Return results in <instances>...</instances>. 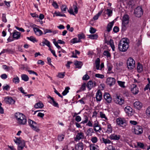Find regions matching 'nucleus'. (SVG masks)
Masks as SVG:
<instances>
[{
	"label": "nucleus",
	"mask_w": 150,
	"mask_h": 150,
	"mask_svg": "<svg viewBox=\"0 0 150 150\" xmlns=\"http://www.w3.org/2000/svg\"><path fill=\"white\" fill-rule=\"evenodd\" d=\"M100 117L102 118H105L106 120L107 119V118L106 117L105 115L102 112H100Z\"/></svg>",
	"instance_id": "52"
},
{
	"label": "nucleus",
	"mask_w": 150,
	"mask_h": 150,
	"mask_svg": "<svg viewBox=\"0 0 150 150\" xmlns=\"http://www.w3.org/2000/svg\"><path fill=\"white\" fill-rule=\"evenodd\" d=\"M105 11H107V14L108 16H110L112 15V10L110 9H108L106 10H105Z\"/></svg>",
	"instance_id": "47"
},
{
	"label": "nucleus",
	"mask_w": 150,
	"mask_h": 150,
	"mask_svg": "<svg viewBox=\"0 0 150 150\" xmlns=\"http://www.w3.org/2000/svg\"><path fill=\"white\" fill-rule=\"evenodd\" d=\"M84 138V134L83 132H79L77 133L75 138V140L77 141Z\"/></svg>",
	"instance_id": "19"
},
{
	"label": "nucleus",
	"mask_w": 150,
	"mask_h": 150,
	"mask_svg": "<svg viewBox=\"0 0 150 150\" xmlns=\"http://www.w3.org/2000/svg\"><path fill=\"white\" fill-rule=\"evenodd\" d=\"M129 40L127 38H123L118 44V49L120 51L125 52L129 47Z\"/></svg>",
	"instance_id": "1"
},
{
	"label": "nucleus",
	"mask_w": 150,
	"mask_h": 150,
	"mask_svg": "<svg viewBox=\"0 0 150 150\" xmlns=\"http://www.w3.org/2000/svg\"><path fill=\"white\" fill-rule=\"evenodd\" d=\"M134 107L138 110L140 109L143 106L142 104L139 101H136L134 103Z\"/></svg>",
	"instance_id": "20"
},
{
	"label": "nucleus",
	"mask_w": 150,
	"mask_h": 150,
	"mask_svg": "<svg viewBox=\"0 0 150 150\" xmlns=\"http://www.w3.org/2000/svg\"><path fill=\"white\" fill-rule=\"evenodd\" d=\"M74 64L76 66V67L78 68H81L83 65L82 62L77 61H75Z\"/></svg>",
	"instance_id": "26"
},
{
	"label": "nucleus",
	"mask_w": 150,
	"mask_h": 150,
	"mask_svg": "<svg viewBox=\"0 0 150 150\" xmlns=\"http://www.w3.org/2000/svg\"><path fill=\"white\" fill-rule=\"evenodd\" d=\"M103 55L107 57H110V54L109 52L107 50H105L103 53Z\"/></svg>",
	"instance_id": "43"
},
{
	"label": "nucleus",
	"mask_w": 150,
	"mask_h": 150,
	"mask_svg": "<svg viewBox=\"0 0 150 150\" xmlns=\"http://www.w3.org/2000/svg\"><path fill=\"white\" fill-rule=\"evenodd\" d=\"M42 43L43 46H44L45 45H46L49 47H50V42L48 40L45 38L44 39V41H42Z\"/></svg>",
	"instance_id": "28"
},
{
	"label": "nucleus",
	"mask_w": 150,
	"mask_h": 150,
	"mask_svg": "<svg viewBox=\"0 0 150 150\" xmlns=\"http://www.w3.org/2000/svg\"><path fill=\"white\" fill-rule=\"evenodd\" d=\"M120 136L119 135L116 134H111L109 138L111 140H118L120 138Z\"/></svg>",
	"instance_id": "16"
},
{
	"label": "nucleus",
	"mask_w": 150,
	"mask_h": 150,
	"mask_svg": "<svg viewBox=\"0 0 150 150\" xmlns=\"http://www.w3.org/2000/svg\"><path fill=\"white\" fill-rule=\"evenodd\" d=\"M117 83L119 86L123 88H125V82L118 81H117Z\"/></svg>",
	"instance_id": "37"
},
{
	"label": "nucleus",
	"mask_w": 150,
	"mask_h": 150,
	"mask_svg": "<svg viewBox=\"0 0 150 150\" xmlns=\"http://www.w3.org/2000/svg\"><path fill=\"white\" fill-rule=\"evenodd\" d=\"M19 81V79L18 76H16L13 79V82L15 84L18 83Z\"/></svg>",
	"instance_id": "36"
},
{
	"label": "nucleus",
	"mask_w": 150,
	"mask_h": 150,
	"mask_svg": "<svg viewBox=\"0 0 150 150\" xmlns=\"http://www.w3.org/2000/svg\"><path fill=\"white\" fill-rule=\"evenodd\" d=\"M112 132V127L111 125L110 124H108L107 125V130L106 132L108 134L111 133Z\"/></svg>",
	"instance_id": "31"
},
{
	"label": "nucleus",
	"mask_w": 150,
	"mask_h": 150,
	"mask_svg": "<svg viewBox=\"0 0 150 150\" xmlns=\"http://www.w3.org/2000/svg\"><path fill=\"white\" fill-rule=\"evenodd\" d=\"M53 43L55 46L57 47L58 49H61V47L58 45V43L56 41H54Z\"/></svg>",
	"instance_id": "61"
},
{
	"label": "nucleus",
	"mask_w": 150,
	"mask_h": 150,
	"mask_svg": "<svg viewBox=\"0 0 150 150\" xmlns=\"http://www.w3.org/2000/svg\"><path fill=\"white\" fill-rule=\"evenodd\" d=\"M137 145L141 148H143L144 147V144H143L140 142H137Z\"/></svg>",
	"instance_id": "62"
},
{
	"label": "nucleus",
	"mask_w": 150,
	"mask_h": 150,
	"mask_svg": "<svg viewBox=\"0 0 150 150\" xmlns=\"http://www.w3.org/2000/svg\"><path fill=\"white\" fill-rule=\"evenodd\" d=\"M125 111L127 115L129 117L132 115V109L129 106H127L125 108Z\"/></svg>",
	"instance_id": "14"
},
{
	"label": "nucleus",
	"mask_w": 150,
	"mask_h": 150,
	"mask_svg": "<svg viewBox=\"0 0 150 150\" xmlns=\"http://www.w3.org/2000/svg\"><path fill=\"white\" fill-rule=\"evenodd\" d=\"M95 76L97 78L103 79L104 78V76L103 74H96L95 75Z\"/></svg>",
	"instance_id": "53"
},
{
	"label": "nucleus",
	"mask_w": 150,
	"mask_h": 150,
	"mask_svg": "<svg viewBox=\"0 0 150 150\" xmlns=\"http://www.w3.org/2000/svg\"><path fill=\"white\" fill-rule=\"evenodd\" d=\"M93 132V130L92 128H89L87 131V135L91 134Z\"/></svg>",
	"instance_id": "45"
},
{
	"label": "nucleus",
	"mask_w": 150,
	"mask_h": 150,
	"mask_svg": "<svg viewBox=\"0 0 150 150\" xmlns=\"http://www.w3.org/2000/svg\"><path fill=\"white\" fill-rule=\"evenodd\" d=\"M17 123L20 125H25L27 122V119L25 116L23 114L17 112L15 114Z\"/></svg>",
	"instance_id": "2"
},
{
	"label": "nucleus",
	"mask_w": 150,
	"mask_h": 150,
	"mask_svg": "<svg viewBox=\"0 0 150 150\" xmlns=\"http://www.w3.org/2000/svg\"><path fill=\"white\" fill-rule=\"evenodd\" d=\"M65 72L58 73L57 77L61 78H63L65 76Z\"/></svg>",
	"instance_id": "48"
},
{
	"label": "nucleus",
	"mask_w": 150,
	"mask_h": 150,
	"mask_svg": "<svg viewBox=\"0 0 150 150\" xmlns=\"http://www.w3.org/2000/svg\"><path fill=\"white\" fill-rule=\"evenodd\" d=\"M100 61V59L98 58L96 59L95 62L96 69L97 70L99 69Z\"/></svg>",
	"instance_id": "29"
},
{
	"label": "nucleus",
	"mask_w": 150,
	"mask_h": 150,
	"mask_svg": "<svg viewBox=\"0 0 150 150\" xmlns=\"http://www.w3.org/2000/svg\"><path fill=\"white\" fill-rule=\"evenodd\" d=\"M135 62L131 57H129L127 61V68L129 70L133 69L135 67Z\"/></svg>",
	"instance_id": "6"
},
{
	"label": "nucleus",
	"mask_w": 150,
	"mask_h": 150,
	"mask_svg": "<svg viewBox=\"0 0 150 150\" xmlns=\"http://www.w3.org/2000/svg\"><path fill=\"white\" fill-rule=\"evenodd\" d=\"M5 102L7 104H13L15 103V101L11 97H6L4 99Z\"/></svg>",
	"instance_id": "15"
},
{
	"label": "nucleus",
	"mask_w": 150,
	"mask_h": 150,
	"mask_svg": "<svg viewBox=\"0 0 150 150\" xmlns=\"http://www.w3.org/2000/svg\"><path fill=\"white\" fill-rule=\"evenodd\" d=\"M90 33H94L96 31V29L91 27L90 28V30H89Z\"/></svg>",
	"instance_id": "60"
},
{
	"label": "nucleus",
	"mask_w": 150,
	"mask_h": 150,
	"mask_svg": "<svg viewBox=\"0 0 150 150\" xmlns=\"http://www.w3.org/2000/svg\"><path fill=\"white\" fill-rule=\"evenodd\" d=\"M114 22L113 21L110 23L108 24L107 26V31L109 32L111 30L112 27L114 24Z\"/></svg>",
	"instance_id": "27"
},
{
	"label": "nucleus",
	"mask_w": 150,
	"mask_h": 150,
	"mask_svg": "<svg viewBox=\"0 0 150 150\" xmlns=\"http://www.w3.org/2000/svg\"><path fill=\"white\" fill-rule=\"evenodd\" d=\"M102 140L103 143L105 144H110L111 142L110 140L107 139H105L104 138H103Z\"/></svg>",
	"instance_id": "39"
},
{
	"label": "nucleus",
	"mask_w": 150,
	"mask_h": 150,
	"mask_svg": "<svg viewBox=\"0 0 150 150\" xmlns=\"http://www.w3.org/2000/svg\"><path fill=\"white\" fill-rule=\"evenodd\" d=\"M117 122L118 125L123 127L126 126L127 125L125 120H123L121 118L117 119Z\"/></svg>",
	"instance_id": "9"
},
{
	"label": "nucleus",
	"mask_w": 150,
	"mask_h": 150,
	"mask_svg": "<svg viewBox=\"0 0 150 150\" xmlns=\"http://www.w3.org/2000/svg\"><path fill=\"white\" fill-rule=\"evenodd\" d=\"M28 122L30 127L33 130L37 132H39L40 131L39 127L37 126V124L36 122L30 119H29Z\"/></svg>",
	"instance_id": "5"
},
{
	"label": "nucleus",
	"mask_w": 150,
	"mask_h": 150,
	"mask_svg": "<svg viewBox=\"0 0 150 150\" xmlns=\"http://www.w3.org/2000/svg\"><path fill=\"white\" fill-rule=\"evenodd\" d=\"M137 71L139 72H141L143 70V67L142 64L138 63L137 68Z\"/></svg>",
	"instance_id": "32"
},
{
	"label": "nucleus",
	"mask_w": 150,
	"mask_h": 150,
	"mask_svg": "<svg viewBox=\"0 0 150 150\" xmlns=\"http://www.w3.org/2000/svg\"><path fill=\"white\" fill-rule=\"evenodd\" d=\"M119 28L117 26H115L114 27L113 29V31L115 33H117L119 31Z\"/></svg>",
	"instance_id": "63"
},
{
	"label": "nucleus",
	"mask_w": 150,
	"mask_h": 150,
	"mask_svg": "<svg viewBox=\"0 0 150 150\" xmlns=\"http://www.w3.org/2000/svg\"><path fill=\"white\" fill-rule=\"evenodd\" d=\"M83 143L82 142H80L76 145L75 149L76 150H83Z\"/></svg>",
	"instance_id": "22"
},
{
	"label": "nucleus",
	"mask_w": 150,
	"mask_h": 150,
	"mask_svg": "<svg viewBox=\"0 0 150 150\" xmlns=\"http://www.w3.org/2000/svg\"><path fill=\"white\" fill-rule=\"evenodd\" d=\"M89 76L87 74L85 75L83 77L82 79L83 80H87L89 79Z\"/></svg>",
	"instance_id": "55"
},
{
	"label": "nucleus",
	"mask_w": 150,
	"mask_h": 150,
	"mask_svg": "<svg viewBox=\"0 0 150 150\" xmlns=\"http://www.w3.org/2000/svg\"><path fill=\"white\" fill-rule=\"evenodd\" d=\"M93 127L94 128V130L96 132L101 130L102 129L100 125H99V123L97 121L94 122V123Z\"/></svg>",
	"instance_id": "10"
},
{
	"label": "nucleus",
	"mask_w": 150,
	"mask_h": 150,
	"mask_svg": "<svg viewBox=\"0 0 150 150\" xmlns=\"http://www.w3.org/2000/svg\"><path fill=\"white\" fill-rule=\"evenodd\" d=\"M21 35L20 32L14 30L13 33V38L14 39L18 40L20 38Z\"/></svg>",
	"instance_id": "18"
},
{
	"label": "nucleus",
	"mask_w": 150,
	"mask_h": 150,
	"mask_svg": "<svg viewBox=\"0 0 150 150\" xmlns=\"http://www.w3.org/2000/svg\"><path fill=\"white\" fill-rule=\"evenodd\" d=\"M56 16H64L66 17V15L64 14H61L59 12H55L54 13Z\"/></svg>",
	"instance_id": "49"
},
{
	"label": "nucleus",
	"mask_w": 150,
	"mask_h": 150,
	"mask_svg": "<svg viewBox=\"0 0 150 150\" xmlns=\"http://www.w3.org/2000/svg\"><path fill=\"white\" fill-rule=\"evenodd\" d=\"M67 8V7L66 6L64 5H62L61 7L62 11L64 12H66Z\"/></svg>",
	"instance_id": "54"
},
{
	"label": "nucleus",
	"mask_w": 150,
	"mask_h": 150,
	"mask_svg": "<svg viewBox=\"0 0 150 150\" xmlns=\"http://www.w3.org/2000/svg\"><path fill=\"white\" fill-rule=\"evenodd\" d=\"M84 120L82 121L81 123L85 124L87 123L88 121V117L86 115L84 116Z\"/></svg>",
	"instance_id": "51"
},
{
	"label": "nucleus",
	"mask_w": 150,
	"mask_h": 150,
	"mask_svg": "<svg viewBox=\"0 0 150 150\" xmlns=\"http://www.w3.org/2000/svg\"><path fill=\"white\" fill-rule=\"evenodd\" d=\"M103 12V10H102L101 11H99L96 15H95L93 18V19H94V20H97L98 19L99 17L101 14Z\"/></svg>",
	"instance_id": "34"
},
{
	"label": "nucleus",
	"mask_w": 150,
	"mask_h": 150,
	"mask_svg": "<svg viewBox=\"0 0 150 150\" xmlns=\"http://www.w3.org/2000/svg\"><path fill=\"white\" fill-rule=\"evenodd\" d=\"M86 83H84L83 84L80 88L81 91H84L86 89Z\"/></svg>",
	"instance_id": "58"
},
{
	"label": "nucleus",
	"mask_w": 150,
	"mask_h": 150,
	"mask_svg": "<svg viewBox=\"0 0 150 150\" xmlns=\"http://www.w3.org/2000/svg\"><path fill=\"white\" fill-rule=\"evenodd\" d=\"M115 103L119 105H122L124 102V100L120 96H117L114 99Z\"/></svg>",
	"instance_id": "12"
},
{
	"label": "nucleus",
	"mask_w": 150,
	"mask_h": 150,
	"mask_svg": "<svg viewBox=\"0 0 150 150\" xmlns=\"http://www.w3.org/2000/svg\"><path fill=\"white\" fill-rule=\"evenodd\" d=\"M33 30L35 33L38 36H40L42 34V31L37 28H34Z\"/></svg>",
	"instance_id": "23"
},
{
	"label": "nucleus",
	"mask_w": 150,
	"mask_h": 150,
	"mask_svg": "<svg viewBox=\"0 0 150 150\" xmlns=\"http://www.w3.org/2000/svg\"><path fill=\"white\" fill-rule=\"evenodd\" d=\"M53 103H52V102H50V103L52 104V105L54 107H59L58 104L57 103H56L54 100V99L52 100Z\"/></svg>",
	"instance_id": "50"
},
{
	"label": "nucleus",
	"mask_w": 150,
	"mask_h": 150,
	"mask_svg": "<svg viewBox=\"0 0 150 150\" xmlns=\"http://www.w3.org/2000/svg\"><path fill=\"white\" fill-rule=\"evenodd\" d=\"M134 132L135 134L137 135L141 134L143 132V128L142 127L140 126H137L134 128Z\"/></svg>",
	"instance_id": "8"
},
{
	"label": "nucleus",
	"mask_w": 150,
	"mask_h": 150,
	"mask_svg": "<svg viewBox=\"0 0 150 150\" xmlns=\"http://www.w3.org/2000/svg\"><path fill=\"white\" fill-rule=\"evenodd\" d=\"M88 36V38L91 39H96L98 38V35L96 34H91Z\"/></svg>",
	"instance_id": "35"
},
{
	"label": "nucleus",
	"mask_w": 150,
	"mask_h": 150,
	"mask_svg": "<svg viewBox=\"0 0 150 150\" xmlns=\"http://www.w3.org/2000/svg\"><path fill=\"white\" fill-rule=\"evenodd\" d=\"M146 115L149 117H150V107H149L146 109Z\"/></svg>",
	"instance_id": "44"
},
{
	"label": "nucleus",
	"mask_w": 150,
	"mask_h": 150,
	"mask_svg": "<svg viewBox=\"0 0 150 150\" xmlns=\"http://www.w3.org/2000/svg\"><path fill=\"white\" fill-rule=\"evenodd\" d=\"M13 52V51L9 49H3L1 52V53H4L7 52L8 53H11Z\"/></svg>",
	"instance_id": "41"
},
{
	"label": "nucleus",
	"mask_w": 150,
	"mask_h": 150,
	"mask_svg": "<svg viewBox=\"0 0 150 150\" xmlns=\"http://www.w3.org/2000/svg\"><path fill=\"white\" fill-rule=\"evenodd\" d=\"M64 136L62 134L59 135L58 137V139L59 141H61L64 139Z\"/></svg>",
	"instance_id": "59"
},
{
	"label": "nucleus",
	"mask_w": 150,
	"mask_h": 150,
	"mask_svg": "<svg viewBox=\"0 0 150 150\" xmlns=\"http://www.w3.org/2000/svg\"><path fill=\"white\" fill-rule=\"evenodd\" d=\"M131 91L132 93L134 94H136L138 93L139 90L137 86L134 84L133 85L131 89Z\"/></svg>",
	"instance_id": "21"
},
{
	"label": "nucleus",
	"mask_w": 150,
	"mask_h": 150,
	"mask_svg": "<svg viewBox=\"0 0 150 150\" xmlns=\"http://www.w3.org/2000/svg\"><path fill=\"white\" fill-rule=\"evenodd\" d=\"M70 89L69 87H66L65 90L63 92L62 94L63 96L66 95L67 93L69 92V90Z\"/></svg>",
	"instance_id": "40"
},
{
	"label": "nucleus",
	"mask_w": 150,
	"mask_h": 150,
	"mask_svg": "<svg viewBox=\"0 0 150 150\" xmlns=\"http://www.w3.org/2000/svg\"><path fill=\"white\" fill-rule=\"evenodd\" d=\"M86 86L90 90L93 87V83L92 81H89L88 83Z\"/></svg>",
	"instance_id": "30"
},
{
	"label": "nucleus",
	"mask_w": 150,
	"mask_h": 150,
	"mask_svg": "<svg viewBox=\"0 0 150 150\" xmlns=\"http://www.w3.org/2000/svg\"><path fill=\"white\" fill-rule=\"evenodd\" d=\"M22 79L25 81H28L29 80V77L27 75L25 74H23L21 75Z\"/></svg>",
	"instance_id": "33"
},
{
	"label": "nucleus",
	"mask_w": 150,
	"mask_h": 150,
	"mask_svg": "<svg viewBox=\"0 0 150 150\" xmlns=\"http://www.w3.org/2000/svg\"><path fill=\"white\" fill-rule=\"evenodd\" d=\"M91 141L93 143H95L97 142L98 139L96 137H94L92 138Z\"/></svg>",
	"instance_id": "56"
},
{
	"label": "nucleus",
	"mask_w": 150,
	"mask_h": 150,
	"mask_svg": "<svg viewBox=\"0 0 150 150\" xmlns=\"http://www.w3.org/2000/svg\"><path fill=\"white\" fill-rule=\"evenodd\" d=\"M106 82L107 85L111 86L115 84V80L114 78L108 77L107 79Z\"/></svg>",
	"instance_id": "11"
},
{
	"label": "nucleus",
	"mask_w": 150,
	"mask_h": 150,
	"mask_svg": "<svg viewBox=\"0 0 150 150\" xmlns=\"http://www.w3.org/2000/svg\"><path fill=\"white\" fill-rule=\"evenodd\" d=\"M16 139H14V141L16 143L18 144V150H22L25 146L24 141L21 140L20 138H16Z\"/></svg>",
	"instance_id": "4"
},
{
	"label": "nucleus",
	"mask_w": 150,
	"mask_h": 150,
	"mask_svg": "<svg viewBox=\"0 0 150 150\" xmlns=\"http://www.w3.org/2000/svg\"><path fill=\"white\" fill-rule=\"evenodd\" d=\"M44 106V105L42 102H40L36 103L34 105V107L36 108H41Z\"/></svg>",
	"instance_id": "24"
},
{
	"label": "nucleus",
	"mask_w": 150,
	"mask_h": 150,
	"mask_svg": "<svg viewBox=\"0 0 150 150\" xmlns=\"http://www.w3.org/2000/svg\"><path fill=\"white\" fill-rule=\"evenodd\" d=\"M96 101L98 102L100 101L102 98V96L101 91L100 90H98L97 91L96 94Z\"/></svg>",
	"instance_id": "17"
},
{
	"label": "nucleus",
	"mask_w": 150,
	"mask_h": 150,
	"mask_svg": "<svg viewBox=\"0 0 150 150\" xmlns=\"http://www.w3.org/2000/svg\"><path fill=\"white\" fill-rule=\"evenodd\" d=\"M81 41V40H78L76 38H74L71 40V42L73 43H75L80 42Z\"/></svg>",
	"instance_id": "38"
},
{
	"label": "nucleus",
	"mask_w": 150,
	"mask_h": 150,
	"mask_svg": "<svg viewBox=\"0 0 150 150\" xmlns=\"http://www.w3.org/2000/svg\"><path fill=\"white\" fill-rule=\"evenodd\" d=\"M2 20L3 22L5 23H6L7 21V19L6 18V16L5 14H2Z\"/></svg>",
	"instance_id": "57"
},
{
	"label": "nucleus",
	"mask_w": 150,
	"mask_h": 150,
	"mask_svg": "<svg viewBox=\"0 0 150 150\" xmlns=\"http://www.w3.org/2000/svg\"><path fill=\"white\" fill-rule=\"evenodd\" d=\"M91 150H99L98 146L97 145L94 144H91L89 146Z\"/></svg>",
	"instance_id": "25"
},
{
	"label": "nucleus",
	"mask_w": 150,
	"mask_h": 150,
	"mask_svg": "<svg viewBox=\"0 0 150 150\" xmlns=\"http://www.w3.org/2000/svg\"><path fill=\"white\" fill-rule=\"evenodd\" d=\"M27 38L28 40L33 42H37V40H36L35 38L32 36H31L29 37H27Z\"/></svg>",
	"instance_id": "42"
},
{
	"label": "nucleus",
	"mask_w": 150,
	"mask_h": 150,
	"mask_svg": "<svg viewBox=\"0 0 150 150\" xmlns=\"http://www.w3.org/2000/svg\"><path fill=\"white\" fill-rule=\"evenodd\" d=\"M78 37L79 38V40H81V39H84L85 38V35L83 33L78 34Z\"/></svg>",
	"instance_id": "46"
},
{
	"label": "nucleus",
	"mask_w": 150,
	"mask_h": 150,
	"mask_svg": "<svg viewBox=\"0 0 150 150\" xmlns=\"http://www.w3.org/2000/svg\"><path fill=\"white\" fill-rule=\"evenodd\" d=\"M129 17L127 15H125L122 18V30L125 31L126 30L129 23Z\"/></svg>",
	"instance_id": "3"
},
{
	"label": "nucleus",
	"mask_w": 150,
	"mask_h": 150,
	"mask_svg": "<svg viewBox=\"0 0 150 150\" xmlns=\"http://www.w3.org/2000/svg\"><path fill=\"white\" fill-rule=\"evenodd\" d=\"M143 10L141 7L138 6L134 9V13L137 17H141L143 14Z\"/></svg>",
	"instance_id": "7"
},
{
	"label": "nucleus",
	"mask_w": 150,
	"mask_h": 150,
	"mask_svg": "<svg viewBox=\"0 0 150 150\" xmlns=\"http://www.w3.org/2000/svg\"><path fill=\"white\" fill-rule=\"evenodd\" d=\"M103 97L108 103H109L111 102L112 99L109 93H104L103 95Z\"/></svg>",
	"instance_id": "13"
},
{
	"label": "nucleus",
	"mask_w": 150,
	"mask_h": 150,
	"mask_svg": "<svg viewBox=\"0 0 150 150\" xmlns=\"http://www.w3.org/2000/svg\"><path fill=\"white\" fill-rule=\"evenodd\" d=\"M81 118L79 116H77L75 118V120L77 122H79L81 120Z\"/></svg>",
	"instance_id": "64"
}]
</instances>
